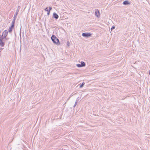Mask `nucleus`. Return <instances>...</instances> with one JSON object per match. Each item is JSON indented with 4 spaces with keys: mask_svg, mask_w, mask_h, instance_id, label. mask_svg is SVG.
<instances>
[{
    "mask_svg": "<svg viewBox=\"0 0 150 150\" xmlns=\"http://www.w3.org/2000/svg\"><path fill=\"white\" fill-rule=\"evenodd\" d=\"M51 39L53 42L55 44H57L58 43H59V40L57 38L55 35H52Z\"/></svg>",
    "mask_w": 150,
    "mask_h": 150,
    "instance_id": "obj_1",
    "label": "nucleus"
},
{
    "mask_svg": "<svg viewBox=\"0 0 150 150\" xmlns=\"http://www.w3.org/2000/svg\"><path fill=\"white\" fill-rule=\"evenodd\" d=\"M91 35L90 33H83L82 34V36L86 38H89L91 36Z\"/></svg>",
    "mask_w": 150,
    "mask_h": 150,
    "instance_id": "obj_2",
    "label": "nucleus"
},
{
    "mask_svg": "<svg viewBox=\"0 0 150 150\" xmlns=\"http://www.w3.org/2000/svg\"><path fill=\"white\" fill-rule=\"evenodd\" d=\"M95 15L97 17H99L100 16V13L99 10L97 9L95 10Z\"/></svg>",
    "mask_w": 150,
    "mask_h": 150,
    "instance_id": "obj_3",
    "label": "nucleus"
},
{
    "mask_svg": "<svg viewBox=\"0 0 150 150\" xmlns=\"http://www.w3.org/2000/svg\"><path fill=\"white\" fill-rule=\"evenodd\" d=\"M8 33V32L7 30H5L4 31L2 34V36H4V37L5 38L6 36L7 35V34Z\"/></svg>",
    "mask_w": 150,
    "mask_h": 150,
    "instance_id": "obj_4",
    "label": "nucleus"
},
{
    "mask_svg": "<svg viewBox=\"0 0 150 150\" xmlns=\"http://www.w3.org/2000/svg\"><path fill=\"white\" fill-rule=\"evenodd\" d=\"M16 19L14 18L13 20L12 21V23H11V28H14V24H15V21L16 20Z\"/></svg>",
    "mask_w": 150,
    "mask_h": 150,
    "instance_id": "obj_5",
    "label": "nucleus"
},
{
    "mask_svg": "<svg viewBox=\"0 0 150 150\" xmlns=\"http://www.w3.org/2000/svg\"><path fill=\"white\" fill-rule=\"evenodd\" d=\"M53 17L56 19H57L59 17L58 15L55 13H53Z\"/></svg>",
    "mask_w": 150,
    "mask_h": 150,
    "instance_id": "obj_6",
    "label": "nucleus"
},
{
    "mask_svg": "<svg viewBox=\"0 0 150 150\" xmlns=\"http://www.w3.org/2000/svg\"><path fill=\"white\" fill-rule=\"evenodd\" d=\"M123 4L124 5H127L130 4V3L127 0L123 2Z\"/></svg>",
    "mask_w": 150,
    "mask_h": 150,
    "instance_id": "obj_7",
    "label": "nucleus"
},
{
    "mask_svg": "<svg viewBox=\"0 0 150 150\" xmlns=\"http://www.w3.org/2000/svg\"><path fill=\"white\" fill-rule=\"evenodd\" d=\"M18 11H19V10L18 9H17L16 11V13H15L14 15L13 18H15L16 19V16H17V15L18 14Z\"/></svg>",
    "mask_w": 150,
    "mask_h": 150,
    "instance_id": "obj_8",
    "label": "nucleus"
},
{
    "mask_svg": "<svg viewBox=\"0 0 150 150\" xmlns=\"http://www.w3.org/2000/svg\"><path fill=\"white\" fill-rule=\"evenodd\" d=\"M0 40L1 41V42H0V45L2 47L4 46V43L2 42V40L1 39H0Z\"/></svg>",
    "mask_w": 150,
    "mask_h": 150,
    "instance_id": "obj_9",
    "label": "nucleus"
},
{
    "mask_svg": "<svg viewBox=\"0 0 150 150\" xmlns=\"http://www.w3.org/2000/svg\"><path fill=\"white\" fill-rule=\"evenodd\" d=\"M81 64L82 67H84L85 66V63L83 62H81Z\"/></svg>",
    "mask_w": 150,
    "mask_h": 150,
    "instance_id": "obj_10",
    "label": "nucleus"
},
{
    "mask_svg": "<svg viewBox=\"0 0 150 150\" xmlns=\"http://www.w3.org/2000/svg\"><path fill=\"white\" fill-rule=\"evenodd\" d=\"M11 28V27H10L9 28V29L8 30V32H9V33H11V32H12V29L13 28Z\"/></svg>",
    "mask_w": 150,
    "mask_h": 150,
    "instance_id": "obj_11",
    "label": "nucleus"
},
{
    "mask_svg": "<svg viewBox=\"0 0 150 150\" xmlns=\"http://www.w3.org/2000/svg\"><path fill=\"white\" fill-rule=\"evenodd\" d=\"M85 84V83L84 82L82 83V84L79 87L80 88H82L83 86Z\"/></svg>",
    "mask_w": 150,
    "mask_h": 150,
    "instance_id": "obj_12",
    "label": "nucleus"
},
{
    "mask_svg": "<svg viewBox=\"0 0 150 150\" xmlns=\"http://www.w3.org/2000/svg\"><path fill=\"white\" fill-rule=\"evenodd\" d=\"M77 103H78V100H77V99L76 101L74 106V107L76 106V105H77Z\"/></svg>",
    "mask_w": 150,
    "mask_h": 150,
    "instance_id": "obj_13",
    "label": "nucleus"
},
{
    "mask_svg": "<svg viewBox=\"0 0 150 150\" xmlns=\"http://www.w3.org/2000/svg\"><path fill=\"white\" fill-rule=\"evenodd\" d=\"M76 66L78 67H82L81 64H76Z\"/></svg>",
    "mask_w": 150,
    "mask_h": 150,
    "instance_id": "obj_14",
    "label": "nucleus"
},
{
    "mask_svg": "<svg viewBox=\"0 0 150 150\" xmlns=\"http://www.w3.org/2000/svg\"><path fill=\"white\" fill-rule=\"evenodd\" d=\"M115 28V26H112L111 28V30H112L113 29Z\"/></svg>",
    "mask_w": 150,
    "mask_h": 150,
    "instance_id": "obj_15",
    "label": "nucleus"
},
{
    "mask_svg": "<svg viewBox=\"0 0 150 150\" xmlns=\"http://www.w3.org/2000/svg\"><path fill=\"white\" fill-rule=\"evenodd\" d=\"M45 11H48L49 10L48 9V7H46V8L45 9Z\"/></svg>",
    "mask_w": 150,
    "mask_h": 150,
    "instance_id": "obj_16",
    "label": "nucleus"
},
{
    "mask_svg": "<svg viewBox=\"0 0 150 150\" xmlns=\"http://www.w3.org/2000/svg\"><path fill=\"white\" fill-rule=\"evenodd\" d=\"M67 45L68 46H69V41H67Z\"/></svg>",
    "mask_w": 150,
    "mask_h": 150,
    "instance_id": "obj_17",
    "label": "nucleus"
},
{
    "mask_svg": "<svg viewBox=\"0 0 150 150\" xmlns=\"http://www.w3.org/2000/svg\"><path fill=\"white\" fill-rule=\"evenodd\" d=\"M47 11V15H49L50 14V11L48 10V11Z\"/></svg>",
    "mask_w": 150,
    "mask_h": 150,
    "instance_id": "obj_18",
    "label": "nucleus"
},
{
    "mask_svg": "<svg viewBox=\"0 0 150 150\" xmlns=\"http://www.w3.org/2000/svg\"><path fill=\"white\" fill-rule=\"evenodd\" d=\"M49 11H50L52 9V8L51 7H49Z\"/></svg>",
    "mask_w": 150,
    "mask_h": 150,
    "instance_id": "obj_19",
    "label": "nucleus"
},
{
    "mask_svg": "<svg viewBox=\"0 0 150 150\" xmlns=\"http://www.w3.org/2000/svg\"><path fill=\"white\" fill-rule=\"evenodd\" d=\"M20 7V6H18V9H18V8H19Z\"/></svg>",
    "mask_w": 150,
    "mask_h": 150,
    "instance_id": "obj_20",
    "label": "nucleus"
},
{
    "mask_svg": "<svg viewBox=\"0 0 150 150\" xmlns=\"http://www.w3.org/2000/svg\"><path fill=\"white\" fill-rule=\"evenodd\" d=\"M149 74L150 75V71L149 72Z\"/></svg>",
    "mask_w": 150,
    "mask_h": 150,
    "instance_id": "obj_21",
    "label": "nucleus"
},
{
    "mask_svg": "<svg viewBox=\"0 0 150 150\" xmlns=\"http://www.w3.org/2000/svg\"><path fill=\"white\" fill-rule=\"evenodd\" d=\"M69 98H68V100H69Z\"/></svg>",
    "mask_w": 150,
    "mask_h": 150,
    "instance_id": "obj_22",
    "label": "nucleus"
}]
</instances>
